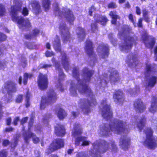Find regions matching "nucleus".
Here are the masks:
<instances>
[{"label":"nucleus","mask_w":157,"mask_h":157,"mask_svg":"<svg viewBox=\"0 0 157 157\" xmlns=\"http://www.w3.org/2000/svg\"><path fill=\"white\" fill-rule=\"evenodd\" d=\"M82 72L83 81H82L79 78L78 68L75 67L73 68L72 75L77 80L78 84L75 87V84H73V82L71 83L70 92L72 95L76 96L77 94L76 90L77 89L80 93L85 94L89 96L87 100L85 99H81L79 102V106L82 109L83 113L84 114H87L91 112L90 107L95 105L96 104L94 96L91 92L90 88L85 83L90 81L94 71L85 67L83 69Z\"/></svg>","instance_id":"obj_1"},{"label":"nucleus","mask_w":157,"mask_h":157,"mask_svg":"<svg viewBox=\"0 0 157 157\" xmlns=\"http://www.w3.org/2000/svg\"><path fill=\"white\" fill-rule=\"evenodd\" d=\"M126 123L116 119H112L109 124H103L100 128L99 134L100 135L108 136L111 134V132L117 134L125 133L122 136L119 142L120 147L124 151L128 149L129 145L130 139L126 134L128 130L125 127Z\"/></svg>","instance_id":"obj_2"},{"label":"nucleus","mask_w":157,"mask_h":157,"mask_svg":"<svg viewBox=\"0 0 157 157\" xmlns=\"http://www.w3.org/2000/svg\"><path fill=\"white\" fill-rule=\"evenodd\" d=\"M118 34L120 38L122 40L119 45L121 51L125 52H129L133 44L136 43L137 37L132 33L131 29L128 25L123 26L121 31Z\"/></svg>","instance_id":"obj_3"},{"label":"nucleus","mask_w":157,"mask_h":157,"mask_svg":"<svg viewBox=\"0 0 157 157\" xmlns=\"http://www.w3.org/2000/svg\"><path fill=\"white\" fill-rule=\"evenodd\" d=\"M110 149L113 153L117 152L118 149L113 141L108 142L104 140L96 141L92 144V147L89 151L90 157H100V153L105 152Z\"/></svg>","instance_id":"obj_4"},{"label":"nucleus","mask_w":157,"mask_h":157,"mask_svg":"<svg viewBox=\"0 0 157 157\" xmlns=\"http://www.w3.org/2000/svg\"><path fill=\"white\" fill-rule=\"evenodd\" d=\"M156 68L157 66L155 64H146V71L145 72L146 92L148 91H150L151 89L149 87H154L156 82L157 77L155 75Z\"/></svg>","instance_id":"obj_5"},{"label":"nucleus","mask_w":157,"mask_h":157,"mask_svg":"<svg viewBox=\"0 0 157 157\" xmlns=\"http://www.w3.org/2000/svg\"><path fill=\"white\" fill-rule=\"evenodd\" d=\"M57 99V95L53 90H50L47 96H43L40 105V109H44L48 105L55 102Z\"/></svg>","instance_id":"obj_6"},{"label":"nucleus","mask_w":157,"mask_h":157,"mask_svg":"<svg viewBox=\"0 0 157 157\" xmlns=\"http://www.w3.org/2000/svg\"><path fill=\"white\" fill-rule=\"evenodd\" d=\"M144 132L146 139L144 143V145L150 149H154L157 147V137H153V131L150 128H147Z\"/></svg>","instance_id":"obj_7"},{"label":"nucleus","mask_w":157,"mask_h":157,"mask_svg":"<svg viewBox=\"0 0 157 157\" xmlns=\"http://www.w3.org/2000/svg\"><path fill=\"white\" fill-rule=\"evenodd\" d=\"M64 146V142L63 139L60 138L55 139L49 146L46 153L48 155Z\"/></svg>","instance_id":"obj_8"},{"label":"nucleus","mask_w":157,"mask_h":157,"mask_svg":"<svg viewBox=\"0 0 157 157\" xmlns=\"http://www.w3.org/2000/svg\"><path fill=\"white\" fill-rule=\"evenodd\" d=\"M103 117L106 120L110 119L112 116V112L110 106L107 104L106 100H103L100 106Z\"/></svg>","instance_id":"obj_9"},{"label":"nucleus","mask_w":157,"mask_h":157,"mask_svg":"<svg viewBox=\"0 0 157 157\" xmlns=\"http://www.w3.org/2000/svg\"><path fill=\"white\" fill-rule=\"evenodd\" d=\"M13 3L14 4L11 6L10 13L12 21H15L18 18L17 15L18 12L21 11L22 3L18 0H13Z\"/></svg>","instance_id":"obj_10"},{"label":"nucleus","mask_w":157,"mask_h":157,"mask_svg":"<svg viewBox=\"0 0 157 157\" xmlns=\"http://www.w3.org/2000/svg\"><path fill=\"white\" fill-rule=\"evenodd\" d=\"M85 49L87 54L90 58H92L90 64V66H93L96 62V59L93 51L92 43L90 40H88L86 41Z\"/></svg>","instance_id":"obj_11"},{"label":"nucleus","mask_w":157,"mask_h":157,"mask_svg":"<svg viewBox=\"0 0 157 157\" xmlns=\"http://www.w3.org/2000/svg\"><path fill=\"white\" fill-rule=\"evenodd\" d=\"M94 18L96 22H94L91 24V29L93 32H96L98 30L96 23L105 25H106L108 20L105 16H100L98 14L95 15Z\"/></svg>","instance_id":"obj_12"},{"label":"nucleus","mask_w":157,"mask_h":157,"mask_svg":"<svg viewBox=\"0 0 157 157\" xmlns=\"http://www.w3.org/2000/svg\"><path fill=\"white\" fill-rule=\"evenodd\" d=\"M37 83L40 89L44 90L47 89L48 86V80L47 75L40 73L38 77Z\"/></svg>","instance_id":"obj_13"},{"label":"nucleus","mask_w":157,"mask_h":157,"mask_svg":"<svg viewBox=\"0 0 157 157\" xmlns=\"http://www.w3.org/2000/svg\"><path fill=\"white\" fill-rule=\"evenodd\" d=\"M4 89L8 95H11L17 91V84L12 80H8L4 83Z\"/></svg>","instance_id":"obj_14"},{"label":"nucleus","mask_w":157,"mask_h":157,"mask_svg":"<svg viewBox=\"0 0 157 157\" xmlns=\"http://www.w3.org/2000/svg\"><path fill=\"white\" fill-rule=\"evenodd\" d=\"M13 21H17V25L20 29H26V30L32 27L31 23L28 18H25L23 17H19L18 16L17 18Z\"/></svg>","instance_id":"obj_15"},{"label":"nucleus","mask_w":157,"mask_h":157,"mask_svg":"<svg viewBox=\"0 0 157 157\" xmlns=\"http://www.w3.org/2000/svg\"><path fill=\"white\" fill-rule=\"evenodd\" d=\"M100 57L102 58L107 57L108 55L109 49L107 45H100L97 49Z\"/></svg>","instance_id":"obj_16"},{"label":"nucleus","mask_w":157,"mask_h":157,"mask_svg":"<svg viewBox=\"0 0 157 157\" xmlns=\"http://www.w3.org/2000/svg\"><path fill=\"white\" fill-rule=\"evenodd\" d=\"M24 135V140L25 142L27 144L29 143V140L31 137L32 138L33 143L35 144H37L40 141L39 138L36 137L35 134L31 132L28 133L26 132L25 133Z\"/></svg>","instance_id":"obj_17"},{"label":"nucleus","mask_w":157,"mask_h":157,"mask_svg":"<svg viewBox=\"0 0 157 157\" xmlns=\"http://www.w3.org/2000/svg\"><path fill=\"white\" fill-rule=\"evenodd\" d=\"M110 75L109 80L112 84H114L119 79V74L118 72L114 68H110L109 69Z\"/></svg>","instance_id":"obj_18"},{"label":"nucleus","mask_w":157,"mask_h":157,"mask_svg":"<svg viewBox=\"0 0 157 157\" xmlns=\"http://www.w3.org/2000/svg\"><path fill=\"white\" fill-rule=\"evenodd\" d=\"M55 133L57 136H63L66 133L64 126L59 124H57L56 126L55 127Z\"/></svg>","instance_id":"obj_19"},{"label":"nucleus","mask_w":157,"mask_h":157,"mask_svg":"<svg viewBox=\"0 0 157 157\" xmlns=\"http://www.w3.org/2000/svg\"><path fill=\"white\" fill-rule=\"evenodd\" d=\"M134 109L138 112H143L146 109V106L141 99H138L135 101L134 104Z\"/></svg>","instance_id":"obj_20"},{"label":"nucleus","mask_w":157,"mask_h":157,"mask_svg":"<svg viewBox=\"0 0 157 157\" xmlns=\"http://www.w3.org/2000/svg\"><path fill=\"white\" fill-rule=\"evenodd\" d=\"M33 76L34 75L33 73L27 72L23 74V78L22 81L24 85H26L27 84L28 79H31ZM18 82L19 84L20 85H21L22 83V77L21 76H20L19 77Z\"/></svg>","instance_id":"obj_21"},{"label":"nucleus","mask_w":157,"mask_h":157,"mask_svg":"<svg viewBox=\"0 0 157 157\" xmlns=\"http://www.w3.org/2000/svg\"><path fill=\"white\" fill-rule=\"evenodd\" d=\"M136 125L140 131L143 129L145 125L146 119L145 117L143 115L142 116L135 117Z\"/></svg>","instance_id":"obj_22"},{"label":"nucleus","mask_w":157,"mask_h":157,"mask_svg":"<svg viewBox=\"0 0 157 157\" xmlns=\"http://www.w3.org/2000/svg\"><path fill=\"white\" fill-rule=\"evenodd\" d=\"M113 98L115 102L121 105L124 101L122 92L120 90L116 91L113 94Z\"/></svg>","instance_id":"obj_23"},{"label":"nucleus","mask_w":157,"mask_h":157,"mask_svg":"<svg viewBox=\"0 0 157 157\" xmlns=\"http://www.w3.org/2000/svg\"><path fill=\"white\" fill-rule=\"evenodd\" d=\"M30 4L33 10L36 14H39L41 12V7L38 1L36 0L32 1Z\"/></svg>","instance_id":"obj_24"},{"label":"nucleus","mask_w":157,"mask_h":157,"mask_svg":"<svg viewBox=\"0 0 157 157\" xmlns=\"http://www.w3.org/2000/svg\"><path fill=\"white\" fill-rule=\"evenodd\" d=\"M107 76V75L106 74H104L103 75L101 76L98 80L97 85L101 89H102L101 88H103L106 86L107 83L106 79H108Z\"/></svg>","instance_id":"obj_25"},{"label":"nucleus","mask_w":157,"mask_h":157,"mask_svg":"<svg viewBox=\"0 0 157 157\" xmlns=\"http://www.w3.org/2000/svg\"><path fill=\"white\" fill-rule=\"evenodd\" d=\"M90 142L85 137H79L75 139V144L76 145L86 146L89 144Z\"/></svg>","instance_id":"obj_26"},{"label":"nucleus","mask_w":157,"mask_h":157,"mask_svg":"<svg viewBox=\"0 0 157 157\" xmlns=\"http://www.w3.org/2000/svg\"><path fill=\"white\" fill-rule=\"evenodd\" d=\"M137 60L136 55H134L132 53L127 56L126 59V62L129 65L134 66L136 64Z\"/></svg>","instance_id":"obj_27"},{"label":"nucleus","mask_w":157,"mask_h":157,"mask_svg":"<svg viewBox=\"0 0 157 157\" xmlns=\"http://www.w3.org/2000/svg\"><path fill=\"white\" fill-rule=\"evenodd\" d=\"M144 43L146 47L152 48L155 43V38L151 36L146 37L144 40Z\"/></svg>","instance_id":"obj_28"},{"label":"nucleus","mask_w":157,"mask_h":157,"mask_svg":"<svg viewBox=\"0 0 157 157\" xmlns=\"http://www.w3.org/2000/svg\"><path fill=\"white\" fill-rule=\"evenodd\" d=\"M76 33L79 41L81 42L83 40L86 36L84 29L81 27H78L76 29Z\"/></svg>","instance_id":"obj_29"},{"label":"nucleus","mask_w":157,"mask_h":157,"mask_svg":"<svg viewBox=\"0 0 157 157\" xmlns=\"http://www.w3.org/2000/svg\"><path fill=\"white\" fill-rule=\"evenodd\" d=\"M149 110L153 113L157 112V98L154 96L152 97L151 105Z\"/></svg>","instance_id":"obj_30"},{"label":"nucleus","mask_w":157,"mask_h":157,"mask_svg":"<svg viewBox=\"0 0 157 157\" xmlns=\"http://www.w3.org/2000/svg\"><path fill=\"white\" fill-rule=\"evenodd\" d=\"M82 132L81 125L78 124H76L74 126L72 131V135L74 136L80 135Z\"/></svg>","instance_id":"obj_31"},{"label":"nucleus","mask_w":157,"mask_h":157,"mask_svg":"<svg viewBox=\"0 0 157 157\" xmlns=\"http://www.w3.org/2000/svg\"><path fill=\"white\" fill-rule=\"evenodd\" d=\"M59 29L61 31V35L64 37L65 35L67 34L68 32V28L66 26V24L65 23L61 24L59 26Z\"/></svg>","instance_id":"obj_32"},{"label":"nucleus","mask_w":157,"mask_h":157,"mask_svg":"<svg viewBox=\"0 0 157 157\" xmlns=\"http://www.w3.org/2000/svg\"><path fill=\"white\" fill-rule=\"evenodd\" d=\"M42 4L43 7L46 12L48 11L50 9L51 5L50 0H42Z\"/></svg>","instance_id":"obj_33"},{"label":"nucleus","mask_w":157,"mask_h":157,"mask_svg":"<svg viewBox=\"0 0 157 157\" xmlns=\"http://www.w3.org/2000/svg\"><path fill=\"white\" fill-rule=\"evenodd\" d=\"M62 61L64 68L66 69L68 67V59L67 58L66 54L65 53H62Z\"/></svg>","instance_id":"obj_34"},{"label":"nucleus","mask_w":157,"mask_h":157,"mask_svg":"<svg viewBox=\"0 0 157 157\" xmlns=\"http://www.w3.org/2000/svg\"><path fill=\"white\" fill-rule=\"evenodd\" d=\"M139 87L137 86H136L135 88L134 89L132 90L131 89H128L127 92L128 93H129L132 96L136 95L139 92Z\"/></svg>","instance_id":"obj_35"},{"label":"nucleus","mask_w":157,"mask_h":157,"mask_svg":"<svg viewBox=\"0 0 157 157\" xmlns=\"http://www.w3.org/2000/svg\"><path fill=\"white\" fill-rule=\"evenodd\" d=\"M109 15L112 18V23L113 24H116L117 19L119 17V16L117 15L116 12L111 11L110 12Z\"/></svg>","instance_id":"obj_36"},{"label":"nucleus","mask_w":157,"mask_h":157,"mask_svg":"<svg viewBox=\"0 0 157 157\" xmlns=\"http://www.w3.org/2000/svg\"><path fill=\"white\" fill-rule=\"evenodd\" d=\"M57 116L60 120H62L66 116V113L63 109L60 108L58 110Z\"/></svg>","instance_id":"obj_37"},{"label":"nucleus","mask_w":157,"mask_h":157,"mask_svg":"<svg viewBox=\"0 0 157 157\" xmlns=\"http://www.w3.org/2000/svg\"><path fill=\"white\" fill-rule=\"evenodd\" d=\"M59 72V75L58 81L59 82L63 80L65 77V75L63 72L61 68L59 66H58L57 69Z\"/></svg>","instance_id":"obj_38"},{"label":"nucleus","mask_w":157,"mask_h":157,"mask_svg":"<svg viewBox=\"0 0 157 157\" xmlns=\"http://www.w3.org/2000/svg\"><path fill=\"white\" fill-rule=\"evenodd\" d=\"M6 13V9L5 6L2 3H0V17L5 15Z\"/></svg>","instance_id":"obj_39"},{"label":"nucleus","mask_w":157,"mask_h":157,"mask_svg":"<svg viewBox=\"0 0 157 157\" xmlns=\"http://www.w3.org/2000/svg\"><path fill=\"white\" fill-rule=\"evenodd\" d=\"M23 95L22 94H18L15 98V101L17 103H21L23 100Z\"/></svg>","instance_id":"obj_40"},{"label":"nucleus","mask_w":157,"mask_h":157,"mask_svg":"<svg viewBox=\"0 0 157 157\" xmlns=\"http://www.w3.org/2000/svg\"><path fill=\"white\" fill-rule=\"evenodd\" d=\"M34 117L32 116L30 118V120L28 122V130L30 131L31 128L32 127L34 121Z\"/></svg>","instance_id":"obj_41"},{"label":"nucleus","mask_w":157,"mask_h":157,"mask_svg":"<svg viewBox=\"0 0 157 157\" xmlns=\"http://www.w3.org/2000/svg\"><path fill=\"white\" fill-rule=\"evenodd\" d=\"M108 37L112 44L114 46L117 45V42L113 38V35L112 33H110L109 34Z\"/></svg>","instance_id":"obj_42"},{"label":"nucleus","mask_w":157,"mask_h":157,"mask_svg":"<svg viewBox=\"0 0 157 157\" xmlns=\"http://www.w3.org/2000/svg\"><path fill=\"white\" fill-rule=\"evenodd\" d=\"M75 19L73 13L69 10V24H73V21Z\"/></svg>","instance_id":"obj_43"},{"label":"nucleus","mask_w":157,"mask_h":157,"mask_svg":"<svg viewBox=\"0 0 157 157\" xmlns=\"http://www.w3.org/2000/svg\"><path fill=\"white\" fill-rule=\"evenodd\" d=\"M21 11L22 14L24 16H26L29 14V11L28 8L26 7H23Z\"/></svg>","instance_id":"obj_44"},{"label":"nucleus","mask_w":157,"mask_h":157,"mask_svg":"<svg viewBox=\"0 0 157 157\" xmlns=\"http://www.w3.org/2000/svg\"><path fill=\"white\" fill-rule=\"evenodd\" d=\"M21 64L23 67H25L27 65V60L24 57L21 58Z\"/></svg>","instance_id":"obj_45"},{"label":"nucleus","mask_w":157,"mask_h":157,"mask_svg":"<svg viewBox=\"0 0 157 157\" xmlns=\"http://www.w3.org/2000/svg\"><path fill=\"white\" fill-rule=\"evenodd\" d=\"M40 33L39 29L37 28H35L33 30L32 35L33 36L36 37Z\"/></svg>","instance_id":"obj_46"},{"label":"nucleus","mask_w":157,"mask_h":157,"mask_svg":"<svg viewBox=\"0 0 157 157\" xmlns=\"http://www.w3.org/2000/svg\"><path fill=\"white\" fill-rule=\"evenodd\" d=\"M28 120V117H26L22 118L20 120L21 124L22 125H23L24 124L26 123L27 122Z\"/></svg>","instance_id":"obj_47"},{"label":"nucleus","mask_w":157,"mask_h":157,"mask_svg":"<svg viewBox=\"0 0 157 157\" xmlns=\"http://www.w3.org/2000/svg\"><path fill=\"white\" fill-rule=\"evenodd\" d=\"M6 39V36L3 33H0V42L5 41Z\"/></svg>","instance_id":"obj_48"},{"label":"nucleus","mask_w":157,"mask_h":157,"mask_svg":"<svg viewBox=\"0 0 157 157\" xmlns=\"http://www.w3.org/2000/svg\"><path fill=\"white\" fill-rule=\"evenodd\" d=\"M152 125L155 126L156 129L157 130V117L154 118L151 121Z\"/></svg>","instance_id":"obj_49"},{"label":"nucleus","mask_w":157,"mask_h":157,"mask_svg":"<svg viewBox=\"0 0 157 157\" xmlns=\"http://www.w3.org/2000/svg\"><path fill=\"white\" fill-rule=\"evenodd\" d=\"M18 144V141L17 140H14L13 142H11V147L12 148L14 149L17 146Z\"/></svg>","instance_id":"obj_50"},{"label":"nucleus","mask_w":157,"mask_h":157,"mask_svg":"<svg viewBox=\"0 0 157 157\" xmlns=\"http://www.w3.org/2000/svg\"><path fill=\"white\" fill-rule=\"evenodd\" d=\"M54 55V53L52 52L47 51L45 52V55L47 57H51Z\"/></svg>","instance_id":"obj_51"},{"label":"nucleus","mask_w":157,"mask_h":157,"mask_svg":"<svg viewBox=\"0 0 157 157\" xmlns=\"http://www.w3.org/2000/svg\"><path fill=\"white\" fill-rule=\"evenodd\" d=\"M19 120V117H15L13 119V124L16 126L17 124L18 121Z\"/></svg>","instance_id":"obj_52"},{"label":"nucleus","mask_w":157,"mask_h":157,"mask_svg":"<svg viewBox=\"0 0 157 157\" xmlns=\"http://www.w3.org/2000/svg\"><path fill=\"white\" fill-rule=\"evenodd\" d=\"M2 104L0 101V120L3 116V112L2 111Z\"/></svg>","instance_id":"obj_53"},{"label":"nucleus","mask_w":157,"mask_h":157,"mask_svg":"<svg viewBox=\"0 0 157 157\" xmlns=\"http://www.w3.org/2000/svg\"><path fill=\"white\" fill-rule=\"evenodd\" d=\"M109 8H115L117 7V6L116 4L114 2H111L110 3L108 6Z\"/></svg>","instance_id":"obj_54"},{"label":"nucleus","mask_w":157,"mask_h":157,"mask_svg":"<svg viewBox=\"0 0 157 157\" xmlns=\"http://www.w3.org/2000/svg\"><path fill=\"white\" fill-rule=\"evenodd\" d=\"M95 10V8L94 6H92L89 9V13L90 15L92 16L93 12H94Z\"/></svg>","instance_id":"obj_55"},{"label":"nucleus","mask_w":157,"mask_h":157,"mask_svg":"<svg viewBox=\"0 0 157 157\" xmlns=\"http://www.w3.org/2000/svg\"><path fill=\"white\" fill-rule=\"evenodd\" d=\"M77 157H88V156L84 152H80L78 154Z\"/></svg>","instance_id":"obj_56"},{"label":"nucleus","mask_w":157,"mask_h":157,"mask_svg":"<svg viewBox=\"0 0 157 157\" xmlns=\"http://www.w3.org/2000/svg\"><path fill=\"white\" fill-rule=\"evenodd\" d=\"M10 143V141L7 140H4L2 142V145L4 146H6L9 144Z\"/></svg>","instance_id":"obj_57"},{"label":"nucleus","mask_w":157,"mask_h":157,"mask_svg":"<svg viewBox=\"0 0 157 157\" xmlns=\"http://www.w3.org/2000/svg\"><path fill=\"white\" fill-rule=\"evenodd\" d=\"M6 124L7 125H10L11 123V117H10L6 119Z\"/></svg>","instance_id":"obj_58"},{"label":"nucleus","mask_w":157,"mask_h":157,"mask_svg":"<svg viewBox=\"0 0 157 157\" xmlns=\"http://www.w3.org/2000/svg\"><path fill=\"white\" fill-rule=\"evenodd\" d=\"M13 130V128L12 127H10L9 128H6L5 129V131L6 132H12Z\"/></svg>","instance_id":"obj_59"},{"label":"nucleus","mask_w":157,"mask_h":157,"mask_svg":"<svg viewBox=\"0 0 157 157\" xmlns=\"http://www.w3.org/2000/svg\"><path fill=\"white\" fill-rule=\"evenodd\" d=\"M128 18L129 20L132 23L134 24L135 23L134 22V21L133 19V16L132 14H130Z\"/></svg>","instance_id":"obj_60"},{"label":"nucleus","mask_w":157,"mask_h":157,"mask_svg":"<svg viewBox=\"0 0 157 157\" xmlns=\"http://www.w3.org/2000/svg\"><path fill=\"white\" fill-rule=\"evenodd\" d=\"M25 38L27 40L31 39L32 38V35L29 34H25L24 35Z\"/></svg>","instance_id":"obj_61"},{"label":"nucleus","mask_w":157,"mask_h":157,"mask_svg":"<svg viewBox=\"0 0 157 157\" xmlns=\"http://www.w3.org/2000/svg\"><path fill=\"white\" fill-rule=\"evenodd\" d=\"M136 13L138 15H140L141 14L140 9L139 7L136 6Z\"/></svg>","instance_id":"obj_62"},{"label":"nucleus","mask_w":157,"mask_h":157,"mask_svg":"<svg viewBox=\"0 0 157 157\" xmlns=\"http://www.w3.org/2000/svg\"><path fill=\"white\" fill-rule=\"evenodd\" d=\"M142 18H140L139 20L138 23L137 24L138 26L139 27H142Z\"/></svg>","instance_id":"obj_63"},{"label":"nucleus","mask_w":157,"mask_h":157,"mask_svg":"<svg viewBox=\"0 0 157 157\" xmlns=\"http://www.w3.org/2000/svg\"><path fill=\"white\" fill-rule=\"evenodd\" d=\"M143 16L144 17V18L147 19L146 17L147 15V11L146 10H143Z\"/></svg>","instance_id":"obj_64"}]
</instances>
